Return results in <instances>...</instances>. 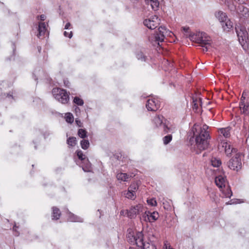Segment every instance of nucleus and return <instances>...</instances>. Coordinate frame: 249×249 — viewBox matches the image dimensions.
I'll return each mask as SVG.
<instances>
[{"label": "nucleus", "mask_w": 249, "mask_h": 249, "mask_svg": "<svg viewBox=\"0 0 249 249\" xmlns=\"http://www.w3.org/2000/svg\"><path fill=\"white\" fill-rule=\"evenodd\" d=\"M194 128L196 130V148L200 151L207 149L209 145V140L210 139L209 132L207 131L208 126L204 124L202 127L195 124Z\"/></svg>", "instance_id": "nucleus-1"}, {"label": "nucleus", "mask_w": 249, "mask_h": 249, "mask_svg": "<svg viewBox=\"0 0 249 249\" xmlns=\"http://www.w3.org/2000/svg\"><path fill=\"white\" fill-rule=\"evenodd\" d=\"M175 35L173 33L167 29L165 26H161L158 29V32L153 36H151L149 40L154 45L157 44L160 46V42L164 41L166 37H172Z\"/></svg>", "instance_id": "nucleus-2"}, {"label": "nucleus", "mask_w": 249, "mask_h": 249, "mask_svg": "<svg viewBox=\"0 0 249 249\" xmlns=\"http://www.w3.org/2000/svg\"><path fill=\"white\" fill-rule=\"evenodd\" d=\"M190 39L195 42L200 44L202 47L204 45H210L211 40L210 37L207 34L203 32H199L196 34H190Z\"/></svg>", "instance_id": "nucleus-3"}, {"label": "nucleus", "mask_w": 249, "mask_h": 249, "mask_svg": "<svg viewBox=\"0 0 249 249\" xmlns=\"http://www.w3.org/2000/svg\"><path fill=\"white\" fill-rule=\"evenodd\" d=\"M236 33L238 37L239 43L244 49L248 47V34L245 27L237 26L235 27Z\"/></svg>", "instance_id": "nucleus-4"}, {"label": "nucleus", "mask_w": 249, "mask_h": 249, "mask_svg": "<svg viewBox=\"0 0 249 249\" xmlns=\"http://www.w3.org/2000/svg\"><path fill=\"white\" fill-rule=\"evenodd\" d=\"M52 92L55 99L62 104H65L69 102V94L66 90L60 88H54Z\"/></svg>", "instance_id": "nucleus-5"}, {"label": "nucleus", "mask_w": 249, "mask_h": 249, "mask_svg": "<svg viewBox=\"0 0 249 249\" xmlns=\"http://www.w3.org/2000/svg\"><path fill=\"white\" fill-rule=\"evenodd\" d=\"M242 154L240 153H237L229 161L228 166L231 169L238 171L242 168L241 162Z\"/></svg>", "instance_id": "nucleus-6"}, {"label": "nucleus", "mask_w": 249, "mask_h": 249, "mask_svg": "<svg viewBox=\"0 0 249 249\" xmlns=\"http://www.w3.org/2000/svg\"><path fill=\"white\" fill-rule=\"evenodd\" d=\"M160 22V19L157 16L154 15L149 18L145 19L143 21V24L148 28L153 30L159 26Z\"/></svg>", "instance_id": "nucleus-7"}, {"label": "nucleus", "mask_w": 249, "mask_h": 249, "mask_svg": "<svg viewBox=\"0 0 249 249\" xmlns=\"http://www.w3.org/2000/svg\"><path fill=\"white\" fill-rule=\"evenodd\" d=\"M143 207L142 204H139L134 206H132L127 212V216L130 218H134L137 214L142 212Z\"/></svg>", "instance_id": "nucleus-8"}, {"label": "nucleus", "mask_w": 249, "mask_h": 249, "mask_svg": "<svg viewBox=\"0 0 249 249\" xmlns=\"http://www.w3.org/2000/svg\"><path fill=\"white\" fill-rule=\"evenodd\" d=\"M221 145V146L219 149L221 151L224 150L227 156H230L232 153L236 152V149L228 142H222Z\"/></svg>", "instance_id": "nucleus-9"}, {"label": "nucleus", "mask_w": 249, "mask_h": 249, "mask_svg": "<svg viewBox=\"0 0 249 249\" xmlns=\"http://www.w3.org/2000/svg\"><path fill=\"white\" fill-rule=\"evenodd\" d=\"M146 107L148 110L154 111L160 107V104L157 99L152 98L147 101Z\"/></svg>", "instance_id": "nucleus-10"}, {"label": "nucleus", "mask_w": 249, "mask_h": 249, "mask_svg": "<svg viewBox=\"0 0 249 249\" xmlns=\"http://www.w3.org/2000/svg\"><path fill=\"white\" fill-rule=\"evenodd\" d=\"M136 237L134 245L141 248L146 246V244L143 242V234L142 232H136Z\"/></svg>", "instance_id": "nucleus-11"}, {"label": "nucleus", "mask_w": 249, "mask_h": 249, "mask_svg": "<svg viewBox=\"0 0 249 249\" xmlns=\"http://www.w3.org/2000/svg\"><path fill=\"white\" fill-rule=\"evenodd\" d=\"M47 31L46 24L44 22H39L38 25V32L37 35L38 37H43L45 36Z\"/></svg>", "instance_id": "nucleus-12"}, {"label": "nucleus", "mask_w": 249, "mask_h": 249, "mask_svg": "<svg viewBox=\"0 0 249 249\" xmlns=\"http://www.w3.org/2000/svg\"><path fill=\"white\" fill-rule=\"evenodd\" d=\"M226 180L222 176H218L215 177V183L216 185L220 189L225 186Z\"/></svg>", "instance_id": "nucleus-13"}, {"label": "nucleus", "mask_w": 249, "mask_h": 249, "mask_svg": "<svg viewBox=\"0 0 249 249\" xmlns=\"http://www.w3.org/2000/svg\"><path fill=\"white\" fill-rule=\"evenodd\" d=\"M239 108L241 113L245 115L249 114V104L248 102L245 104H240Z\"/></svg>", "instance_id": "nucleus-14"}, {"label": "nucleus", "mask_w": 249, "mask_h": 249, "mask_svg": "<svg viewBox=\"0 0 249 249\" xmlns=\"http://www.w3.org/2000/svg\"><path fill=\"white\" fill-rule=\"evenodd\" d=\"M215 16L221 23L225 21V20L228 18L226 13L220 11L216 12L215 13Z\"/></svg>", "instance_id": "nucleus-15"}, {"label": "nucleus", "mask_w": 249, "mask_h": 249, "mask_svg": "<svg viewBox=\"0 0 249 249\" xmlns=\"http://www.w3.org/2000/svg\"><path fill=\"white\" fill-rule=\"evenodd\" d=\"M222 26L223 29L226 31H229L233 27L232 22L227 18L225 21L222 23Z\"/></svg>", "instance_id": "nucleus-16"}, {"label": "nucleus", "mask_w": 249, "mask_h": 249, "mask_svg": "<svg viewBox=\"0 0 249 249\" xmlns=\"http://www.w3.org/2000/svg\"><path fill=\"white\" fill-rule=\"evenodd\" d=\"M145 2L148 4H150L152 8L156 11L158 9L159 6V2L158 0H145Z\"/></svg>", "instance_id": "nucleus-17"}, {"label": "nucleus", "mask_w": 249, "mask_h": 249, "mask_svg": "<svg viewBox=\"0 0 249 249\" xmlns=\"http://www.w3.org/2000/svg\"><path fill=\"white\" fill-rule=\"evenodd\" d=\"M52 210V219L55 220L58 219L61 215V212L59 209L56 207H53Z\"/></svg>", "instance_id": "nucleus-18"}, {"label": "nucleus", "mask_w": 249, "mask_h": 249, "mask_svg": "<svg viewBox=\"0 0 249 249\" xmlns=\"http://www.w3.org/2000/svg\"><path fill=\"white\" fill-rule=\"evenodd\" d=\"M116 178L119 180L127 181L129 178V176L126 173H118L116 175Z\"/></svg>", "instance_id": "nucleus-19"}, {"label": "nucleus", "mask_w": 249, "mask_h": 249, "mask_svg": "<svg viewBox=\"0 0 249 249\" xmlns=\"http://www.w3.org/2000/svg\"><path fill=\"white\" fill-rule=\"evenodd\" d=\"M231 128L229 127L226 128H220L218 130L219 132L222 134L225 138H228L230 136Z\"/></svg>", "instance_id": "nucleus-20"}, {"label": "nucleus", "mask_w": 249, "mask_h": 249, "mask_svg": "<svg viewBox=\"0 0 249 249\" xmlns=\"http://www.w3.org/2000/svg\"><path fill=\"white\" fill-rule=\"evenodd\" d=\"M136 237V233H135L134 232L129 231L127 234L128 242L133 245H134Z\"/></svg>", "instance_id": "nucleus-21"}, {"label": "nucleus", "mask_w": 249, "mask_h": 249, "mask_svg": "<svg viewBox=\"0 0 249 249\" xmlns=\"http://www.w3.org/2000/svg\"><path fill=\"white\" fill-rule=\"evenodd\" d=\"M163 117L162 116H156L154 117L153 122L156 126H159V125L162 126V119Z\"/></svg>", "instance_id": "nucleus-22"}, {"label": "nucleus", "mask_w": 249, "mask_h": 249, "mask_svg": "<svg viewBox=\"0 0 249 249\" xmlns=\"http://www.w3.org/2000/svg\"><path fill=\"white\" fill-rule=\"evenodd\" d=\"M159 216V213L157 212H153V213L149 212V222H154L158 218Z\"/></svg>", "instance_id": "nucleus-23"}, {"label": "nucleus", "mask_w": 249, "mask_h": 249, "mask_svg": "<svg viewBox=\"0 0 249 249\" xmlns=\"http://www.w3.org/2000/svg\"><path fill=\"white\" fill-rule=\"evenodd\" d=\"M124 195L126 198L132 200H134L136 196V194L134 192L128 190L127 192H125L124 193Z\"/></svg>", "instance_id": "nucleus-24"}, {"label": "nucleus", "mask_w": 249, "mask_h": 249, "mask_svg": "<svg viewBox=\"0 0 249 249\" xmlns=\"http://www.w3.org/2000/svg\"><path fill=\"white\" fill-rule=\"evenodd\" d=\"M69 220L71 222H83V219L81 218L78 217L72 213H70Z\"/></svg>", "instance_id": "nucleus-25"}, {"label": "nucleus", "mask_w": 249, "mask_h": 249, "mask_svg": "<svg viewBox=\"0 0 249 249\" xmlns=\"http://www.w3.org/2000/svg\"><path fill=\"white\" fill-rule=\"evenodd\" d=\"M67 144L71 146H74L76 144V138L74 137H69L67 141Z\"/></svg>", "instance_id": "nucleus-26"}, {"label": "nucleus", "mask_w": 249, "mask_h": 249, "mask_svg": "<svg viewBox=\"0 0 249 249\" xmlns=\"http://www.w3.org/2000/svg\"><path fill=\"white\" fill-rule=\"evenodd\" d=\"M80 144L82 149L86 150L89 146V142L88 140L83 139L81 141Z\"/></svg>", "instance_id": "nucleus-27"}, {"label": "nucleus", "mask_w": 249, "mask_h": 249, "mask_svg": "<svg viewBox=\"0 0 249 249\" xmlns=\"http://www.w3.org/2000/svg\"><path fill=\"white\" fill-rule=\"evenodd\" d=\"M65 119L67 122L71 124L74 121L72 114L71 113H67L65 114Z\"/></svg>", "instance_id": "nucleus-28"}, {"label": "nucleus", "mask_w": 249, "mask_h": 249, "mask_svg": "<svg viewBox=\"0 0 249 249\" xmlns=\"http://www.w3.org/2000/svg\"><path fill=\"white\" fill-rule=\"evenodd\" d=\"M211 163L213 167H218L221 164V162L220 160L213 158L211 160Z\"/></svg>", "instance_id": "nucleus-29"}, {"label": "nucleus", "mask_w": 249, "mask_h": 249, "mask_svg": "<svg viewBox=\"0 0 249 249\" xmlns=\"http://www.w3.org/2000/svg\"><path fill=\"white\" fill-rule=\"evenodd\" d=\"M141 221H144L145 222H149V211H145L142 213V216L140 217Z\"/></svg>", "instance_id": "nucleus-30"}, {"label": "nucleus", "mask_w": 249, "mask_h": 249, "mask_svg": "<svg viewBox=\"0 0 249 249\" xmlns=\"http://www.w3.org/2000/svg\"><path fill=\"white\" fill-rule=\"evenodd\" d=\"M87 132L86 130L83 129H79L78 131V136L82 139H84L87 137Z\"/></svg>", "instance_id": "nucleus-31"}, {"label": "nucleus", "mask_w": 249, "mask_h": 249, "mask_svg": "<svg viewBox=\"0 0 249 249\" xmlns=\"http://www.w3.org/2000/svg\"><path fill=\"white\" fill-rule=\"evenodd\" d=\"M172 139L171 135H167L163 138V142L164 144L166 145L169 143Z\"/></svg>", "instance_id": "nucleus-32"}, {"label": "nucleus", "mask_w": 249, "mask_h": 249, "mask_svg": "<svg viewBox=\"0 0 249 249\" xmlns=\"http://www.w3.org/2000/svg\"><path fill=\"white\" fill-rule=\"evenodd\" d=\"M73 102L78 106H83L84 104L83 100L78 97L74 98Z\"/></svg>", "instance_id": "nucleus-33"}, {"label": "nucleus", "mask_w": 249, "mask_h": 249, "mask_svg": "<svg viewBox=\"0 0 249 249\" xmlns=\"http://www.w3.org/2000/svg\"><path fill=\"white\" fill-rule=\"evenodd\" d=\"M77 156L79 159L81 160H83L86 159V156L83 153L81 150H78L77 151Z\"/></svg>", "instance_id": "nucleus-34"}, {"label": "nucleus", "mask_w": 249, "mask_h": 249, "mask_svg": "<svg viewBox=\"0 0 249 249\" xmlns=\"http://www.w3.org/2000/svg\"><path fill=\"white\" fill-rule=\"evenodd\" d=\"M162 126L163 127V131L165 133L173 132V129L169 127L167 125L163 124Z\"/></svg>", "instance_id": "nucleus-35"}, {"label": "nucleus", "mask_w": 249, "mask_h": 249, "mask_svg": "<svg viewBox=\"0 0 249 249\" xmlns=\"http://www.w3.org/2000/svg\"><path fill=\"white\" fill-rule=\"evenodd\" d=\"M223 194L226 197H231L232 196V192L229 188H227L226 192H223Z\"/></svg>", "instance_id": "nucleus-36"}, {"label": "nucleus", "mask_w": 249, "mask_h": 249, "mask_svg": "<svg viewBox=\"0 0 249 249\" xmlns=\"http://www.w3.org/2000/svg\"><path fill=\"white\" fill-rule=\"evenodd\" d=\"M147 202L149 205L152 206H155L157 205V201L154 198L147 199Z\"/></svg>", "instance_id": "nucleus-37"}, {"label": "nucleus", "mask_w": 249, "mask_h": 249, "mask_svg": "<svg viewBox=\"0 0 249 249\" xmlns=\"http://www.w3.org/2000/svg\"><path fill=\"white\" fill-rule=\"evenodd\" d=\"M136 56L138 59L141 60L142 61H145V57L142 53L140 52L137 53Z\"/></svg>", "instance_id": "nucleus-38"}, {"label": "nucleus", "mask_w": 249, "mask_h": 249, "mask_svg": "<svg viewBox=\"0 0 249 249\" xmlns=\"http://www.w3.org/2000/svg\"><path fill=\"white\" fill-rule=\"evenodd\" d=\"M142 249H156L154 245L150 244L148 243H146V246H144Z\"/></svg>", "instance_id": "nucleus-39"}, {"label": "nucleus", "mask_w": 249, "mask_h": 249, "mask_svg": "<svg viewBox=\"0 0 249 249\" xmlns=\"http://www.w3.org/2000/svg\"><path fill=\"white\" fill-rule=\"evenodd\" d=\"M137 189H138V186L135 184H131L128 188V190L133 191L134 192Z\"/></svg>", "instance_id": "nucleus-40"}, {"label": "nucleus", "mask_w": 249, "mask_h": 249, "mask_svg": "<svg viewBox=\"0 0 249 249\" xmlns=\"http://www.w3.org/2000/svg\"><path fill=\"white\" fill-rule=\"evenodd\" d=\"M83 169L85 172H89L91 170V165L90 163H89L85 167H83Z\"/></svg>", "instance_id": "nucleus-41"}, {"label": "nucleus", "mask_w": 249, "mask_h": 249, "mask_svg": "<svg viewBox=\"0 0 249 249\" xmlns=\"http://www.w3.org/2000/svg\"><path fill=\"white\" fill-rule=\"evenodd\" d=\"M64 35L65 36L68 37L70 38H71L72 37V33L71 31L70 32V33H68V32H67L66 31H65L64 32Z\"/></svg>", "instance_id": "nucleus-42"}, {"label": "nucleus", "mask_w": 249, "mask_h": 249, "mask_svg": "<svg viewBox=\"0 0 249 249\" xmlns=\"http://www.w3.org/2000/svg\"><path fill=\"white\" fill-rule=\"evenodd\" d=\"M193 108L194 109H196V110H197V108H198V105L197 104V103H196V100H195L194 99H193Z\"/></svg>", "instance_id": "nucleus-43"}, {"label": "nucleus", "mask_w": 249, "mask_h": 249, "mask_svg": "<svg viewBox=\"0 0 249 249\" xmlns=\"http://www.w3.org/2000/svg\"><path fill=\"white\" fill-rule=\"evenodd\" d=\"M240 8H243V11H245V16H246L247 14L248 15H249V14H248V12H249V11H248V9L247 8H244V6H243V5H241V6H240Z\"/></svg>", "instance_id": "nucleus-44"}, {"label": "nucleus", "mask_w": 249, "mask_h": 249, "mask_svg": "<svg viewBox=\"0 0 249 249\" xmlns=\"http://www.w3.org/2000/svg\"><path fill=\"white\" fill-rule=\"evenodd\" d=\"M37 18L38 19H40L42 21H44L46 18V17L44 15H41L40 16H38Z\"/></svg>", "instance_id": "nucleus-45"}, {"label": "nucleus", "mask_w": 249, "mask_h": 249, "mask_svg": "<svg viewBox=\"0 0 249 249\" xmlns=\"http://www.w3.org/2000/svg\"><path fill=\"white\" fill-rule=\"evenodd\" d=\"M246 97L244 96H242L240 99V104H245L246 103V102H245Z\"/></svg>", "instance_id": "nucleus-46"}, {"label": "nucleus", "mask_w": 249, "mask_h": 249, "mask_svg": "<svg viewBox=\"0 0 249 249\" xmlns=\"http://www.w3.org/2000/svg\"><path fill=\"white\" fill-rule=\"evenodd\" d=\"M75 123L77 124V125L78 126H79V127H81L82 126V123L81 122V121L80 120L76 119Z\"/></svg>", "instance_id": "nucleus-47"}, {"label": "nucleus", "mask_w": 249, "mask_h": 249, "mask_svg": "<svg viewBox=\"0 0 249 249\" xmlns=\"http://www.w3.org/2000/svg\"><path fill=\"white\" fill-rule=\"evenodd\" d=\"M204 47H203V51L204 52H207L208 51V47L210 46V45H204Z\"/></svg>", "instance_id": "nucleus-48"}, {"label": "nucleus", "mask_w": 249, "mask_h": 249, "mask_svg": "<svg viewBox=\"0 0 249 249\" xmlns=\"http://www.w3.org/2000/svg\"><path fill=\"white\" fill-rule=\"evenodd\" d=\"M182 29L184 32H188V30H189V28L188 27H182Z\"/></svg>", "instance_id": "nucleus-49"}, {"label": "nucleus", "mask_w": 249, "mask_h": 249, "mask_svg": "<svg viewBox=\"0 0 249 249\" xmlns=\"http://www.w3.org/2000/svg\"><path fill=\"white\" fill-rule=\"evenodd\" d=\"M71 26V24L70 23L68 22L67 23L66 25H65V29H68L69 27Z\"/></svg>", "instance_id": "nucleus-50"}, {"label": "nucleus", "mask_w": 249, "mask_h": 249, "mask_svg": "<svg viewBox=\"0 0 249 249\" xmlns=\"http://www.w3.org/2000/svg\"><path fill=\"white\" fill-rule=\"evenodd\" d=\"M69 84L70 83H69L68 81H64V84L65 85V86L66 87H69Z\"/></svg>", "instance_id": "nucleus-51"}, {"label": "nucleus", "mask_w": 249, "mask_h": 249, "mask_svg": "<svg viewBox=\"0 0 249 249\" xmlns=\"http://www.w3.org/2000/svg\"><path fill=\"white\" fill-rule=\"evenodd\" d=\"M246 95H247V94H246V92L245 91H243L242 96H244L246 97Z\"/></svg>", "instance_id": "nucleus-52"}, {"label": "nucleus", "mask_w": 249, "mask_h": 249, "mask_svg": "<svg viewBox=\"0 0 249 249\" xmlns=\"http://www.w3.org/2000/svg\"><path fill=\"white\" fill-rule=\"evenodd\" d=\"M16 226H15L14 227H13V230L15 231V232H16Z\"/></svg>", "instance_id": "nucleus-53"}, {"label": "nucleus", "mask_w": 249, "mask_h": 249, "mask_svg": "<svg viewBox=\"0 0 249 249\" xmlns=\"http://www.w3.org/2000/svg\"><path fill=\"white\" fill-rule=\"evenodd\" d=\"M18 234H19V233L18 232H16V233H15V235H16V236H18Z\"/></svg>", "instance_id": "nucleus-54"}, {"label": "nucleus", "mask_w": 249, "mask_h": 249, "mask_svg": "<svg viewBox=\"0 0 249 249\" xmlns=\"http://www.w3.org/2000/svg\"><path fill=\"white\" fill-rule=\"evenodd\" d=\"M129 249H134V248L133 247H130Z\"/></svg>", "instance_id": "nucleus-55"}, {"label": "nucleus", "mask_w": 249, "mask_h": 249, "mask_svg": "<svg viewBox=\"0 0 249 249\" xmlns=\"http://www.w3.org/2000/svg\"><path fill=\"white\" fill-rule=\"evenodd\" d=\"M170 42H175V40H171Z\"/></svg>", "instance_id": "nucleus-56"}]
</instances>
